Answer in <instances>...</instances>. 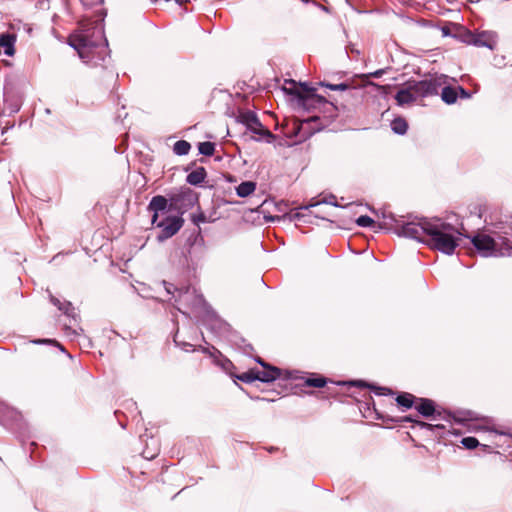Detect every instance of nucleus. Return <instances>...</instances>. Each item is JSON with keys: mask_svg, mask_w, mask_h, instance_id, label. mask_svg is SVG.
<instances>
[{"mask_svg": "<svg viewBox=\"0 0 512 512\" xmlns=\"http://www.w3.org/2000/svg\"><path fill=\"white\" fill-rule=\"evenodd\" d=\"M374 234H390L399 238H408L431 246L446 254L452 255L455 248L461 244L462 232L457 231L458 236L451 233V226H367Z\"/></svg>", "mask_w": 512, "mask_h": 512, "instance_id": "1", "label": "nucleus"}, {"mask_svg": "<svg viewBox=\"0 0 512 512\" xmlns=\"http://www.w3.org/2000/svg\"><path fill=\"white\" fill-rule=\"evenodd\" d=\"M70 45L85 63L92 66L102 65L109 56L108 41L102 25L95 26L92 32L86 31L77 36Z\"/></svg>", "mask_w": 512, "mask_h": 512, "instance_id": "2", "label": "nucleus"}, {"mask_svg": "<svg viewBox=\"0 0 512 512\" xmlns=\"http://www.w3.org/2000/svg\"><path fill=\"white\" fill-rule=\"evenodd\" d=\"M169 201L172 203V210L174 211L173 222L167 224H184V215L191 211L189 220L192 224H199L206 222V215L199 206L198 194L187 186H182L168 192Z\"/></svg>", "mask_w": 512, "mask_h": 512, "instance_id": "3", "label": "nucleus"}, {"mask_svg": "<svg viewBox=\"0 0 512 512\" xmlns=\"http://www.w3.org/2000/svg\"><path fill=\"white\" fill-rule=\"evenodd\" d=\"M168 193L166 195L153 196L147 206L151 215L150 224H166L173 222L174 211L172 210V203L168 200Z\"/></svg>", "mask_w": 512, "mask_h": 512, "instance_id": "4", "label": "nucleus"}, {"mask_svg": "<svg viewBox=\"0 0 512 512\" xmlns=\"http://www.w3.org/2000/svg\"><path fill=\"white\" fill-rule=\"evenodd\" d=\"M237 121L243 124L251 133L259 135L260 138L256 139L257 141L263 139L266 143L270 144L276 138L272 132L262 125L254 111L247 110L240 112Z\"/></svg>", "mask_w": 512, "mask_h": 512, "instance_id": "5", "label": "nucleus"}, {"mask_svg": "<svg viewBox=\"0 0 512 512\" xmlns=\"http://www.w3.org/2000/svg\"><path fill=\"white\" fill-rule=\"evenodd\" d=\"M410 86L413 88L414 94L418 98H425L433 95H437L439 89L447 83V76L444 74L435 75L434 77L423 79V80H411L408 81Z\"/></svg>", "mask_w": 512, "mask_h": 512, "instance_id": "6", "label": "nucleus"}, {"mask_svg": "<svg viewBox=\"0 0 512 512\" xmlns=\"http://www.w3.org/2000/svg\"><path fill=\"white\" fill-rule=\"evenodd\" d=\"M321 202H317L315 204H311L309 206L300 207L296 210H291L288 213H284L282 215H269L264 216L265 220L271 222H280V221H302L304 224H314L313 219L319 218L318 214L311 210V208L317 207Z\"/></svg>", "mask_w": 512, "mask_h": 512, "instance_id": "7", "label": "nucleus"}, {"mask_svg": "<svg viewBox=\"0 0 512 512\" xmlns=\"http://www.w3.org/2000/svg\"><path fill=\"white\" fill-rule=\"evenodd\" d=\"M174 290L178 293V298L175 299V301L179 302V304L191 309H201L206 307L203 295L197 293L194 288H174Z\"/></svg>", "mask_w": 512, "mask_h": 512, "instance_id": "8", "label": "nucleus"}, {"mask_svg": "<svg viewBox=\"0 0 512 512\" xmlns=\"http://www.w3.org/2000/svg\"><path fill=\"white\" fill-rule=\"evenodd\" d=\"M284 91L290 95L295 96L299 105H301L305 110L314 109L316 107H319L321 105L328 103L326 98L322 95H319V94L303 95V93L300 92L295 87L292 89H289V90L284 88Z\"/></svg>", "mask_w": 512, "mask_h": 512, "instance_id": "9", "label": "nucleus"}, {"mask_svg": "<svg viewBox=\"0 0 512 512\" xmlns=\"http://www.w3.org/2000/svg\"><path fill=\"white\" fill-rule=\"evenodd\" d=\"M471 243L477 251L484 257L497 256V244L489 235L477 234L470 238Z\"/></svg>", "mask_w": 512, "mask_h": 512, "instance_id": "10", "label": "nucleus"}, {"mask_svg": "<svg viewBox=\"0 0 512 512\" xmlns=\"http://www.w3.org/2000/svg\"><path fill=\"white\" fill-rule=\"evenodd\" d=\"M378 217H382L383 219H389L394 224H416L415 221H418L417 224H431L426 221V218H419L418 216H414L413 214H408L407 216H401V219H397L396 216L386 208H381L376 212Z\"/></svg>", "mask_w": 512, "mask_h": 512, "instance_id": "11", "label": "nucleus"}, {"mask_svg": "<svg viewBox=\"0 0 512 512\" xmlns=\"http://www.w3.org/2000/svg\"><path fill=\"white\" fill-rule=\"evenodd\" d=\"M476 47H485L490 50L496 49L498 35L494 31H482L475 33Z\"/></svg>", "mask_w": 512, "mask_h": 512, "instance_id": "12", "label": "nucleus"}, {"mask_svg": "<svg viewBox=\"0 0 512 512\" xmlns=\"http://www.w3.org/2000/svg\"><path fill=\"white\" fill-rule=\"evenodd\" d=\"M200 227L201 226H193L184 232V234L187 235L186 246L189 247V253H191V249H195L196 247L202 248L204 245Z\"/></svg>", "mask_w": 512, "mask_h": 512, "instance_id": "13", "label": "nucleus"}, {"mask_svg": "<svg viewBox=\"0 0 512 512\" xmlns=\"http://www.w3.org/2000/svg\"><path fill=\"white\" fill-rule=\"evenodd\" d=\"M17 36L15 33H0V47L4 49L6 56L12 57L15 54V43Z\"/></svg>", "mask_w": 512, "mask_h": 512, "instance_id": "14", "label": "nucleus"}, {"mask_svg": "<svg viewBox=\"0 0 512 512\" xmlns=\"http://www.w3.org/2000/svg\"><path fill=\"white\" fill-rule=\"evenodd\" d=\"M395 100L399 106H404L406 104H410L417 100L416 95L414 94L413 88L407 82L406 87L399 89L395 95Z\"/></svg>", "mask_w": 512, "mask_h": 512, "instance_id": "15", "label": "nucleus"}, {"mask_svg": "<svg viewBox=\"0 0 512 512\" xmlns=\"http://www.w3.org/2000/svg\"><path fill=\"white\" fill-rule=\"evenodd\" d=\"M207 172L203 166L197 167L186 177V182L192 186H200L206 179Z\"/></svg>", "mask_w": 512, "mask_h": 512, "instance_id": "16", "label": "nucleus"}, {"mask_svg": "<svg viewBox=\"0 0 512 512\" xmlns=\"http://www.w3.org/2000/svg\"><path fill=\"white\" fill-rule=\"evenodd\" d=\"M258 381L261 382H272L281 376V370L274 366H268L263 371L257 372Z\"/></svg>", "mask_w": 512, "mask_h": 512, "instance_id": "17", "label": "nucleus"}, {"mask_svg": "<svg viewBox=\"0 0 512 512\" xmlns=\"http://www.w3.org/2000/svg\"><path fill=\"white\" fill-rule=\"evenodd\" d=\"M4 105H5V111H7L9 115H13L21 109L22 100L20 97L18 98V97L10 96L5 90L4 91Z\"/></svg>", "mask_w": 512, "mask_h": 512, "instance_id": "18", "label": "nucleus"}, {"mask_svg": "<svg viewBox=\"0 0 512 512\" xmlns=\"http://www.w3.org/2000/svg\"><path fill=\"white\" fill-rule=\"evenodd\" d=\"M50 301L53 305H55L60 311H63L65 315L68 317H71L75 319L76 313L75 308L73 307L72 303L69 301L61 302L58 298H56L53 295H50Z\"/></svg>", "mask_w": 512, "mask_h": 512, "instance_id": "19", "label": "nucleus"}, {"mask_svg": "<svg viewBox=\"0 0 512 512\" xmlns=\"http://www.w3.org/2000/svg\"><path fill=\"white\" fill-rule=\"evenodd\" d=\"M441 99L448 105L454 104L458 99L457 87L444 84L441 90Z\"/></svg>", "mask_w": 512, "mask_h": 512, "instance_id": "20", "label": "nucleus"}, {"mask_svg": "<svg viewBox=\"0 0 512 512\" xmlns=\"http://www.w3.org/2000/svg\"><path fill=\"white\" fill-rule=\"evenodd\" d=\"M419 405L416 406L417 411L424 417H430L435 412L434 402L428 398H419Z\"/></svg>", "mask_w": 512, "mask_h": 512, "instance_id": "21", "label": "nucleus"}, {"mask_svg": "<svg viewBox=\"0 0 512 512\" xmlns=\"http://www.w3.org/2000/svg\"><path fill=\"white\" fill-rule=\"evenodd\" d=\"M392 422H413L414 427H419L420 429L433 430L434 428H442L441 425H432L420 420H414L411 416H405L398 419L390 418Z\"/></svg>", "mask_w": 512, "mask_h": 512, "instance_id": "22", "label": "nucleus"}, {"mask_svg": "<svg viewBox=\"0 0 512 512\" xmlns=\"http://www.w3.org/2000/svg\"><path fill=\"white\" fill-rule=\"evenodd\" d=\"M256 189V183L253 181H243L236 187V194L241 198L248 197Z\"/></svg>", "mask_w": 512, "mask_h": 512, "instance_id": "23", "label": "nucleus"}, {"mask_svg": "<svg viewBox=\"0 0 512 512\" xmlns=\"http://www.w3.org/2000/svg\"><path fill=\"white\" fill-rule=\"evenodd\" d=\"M391 130L397 135H404L408 130V123L402 117H396L391 121Z\"/></svg>", "mask_w": 512, "mask_h": 512, "instance_id": "24", "label": "nucleus"}, {"mask_svg": "<svg viewBox=\"0 0 512 512\" xmlns=\"http://www.w3.org/2000/svg\"><path fill=\"white\" fill-rule=\"evenodd\" d=\"M182 226H163V229L160 231V233L156 236L158 242H163L166 239L174 236L178 233Z\"/></svg>", "mask_w": 512, "mask_h": 512, "instance_id": "25", "label": "nucleus"}, {"mask_svg": "<svg viewBox=\"0 0 512 512\" xmlns=\"http://www.w3.org/2000/svg\"><path fill=\"white\" fill-rule=\"evenodd\" d=\"M415 399V396L412 394L404 392L397 396L396 402L399 406L410 409L413 406Z\"/></svg>", "mask_w": 512, "mask_h": 512, "instance_id": "26", "label": "nucleus"}, {"mask_svg": "<svg viewBox=\"0 0 512 512\" xmlns=\"http://www.w3.org/2000/svg\"><path fill=\"white\" fill-rule=\"evenodd\" d=\"M433 219L436 222H438V224H443V225L453 224V223L460 224L459 221L461 220L460 216L454 212H445V216L434 217Z\"/></svg>", "mask_w": 512, "mask_h": 512, "instance_id": "27", "label": "nucleus"}, {"mask_svg": "<svg viewBox=\"0 0 512 512\" xmlns=\"http://www.w3.org/2000/svg\"><path fill=\"white\" fill-rule=\"evenodd\" d=\"M191 145L186 140H178L173 146V152L178 156H184L189 153Z\"/></svg>", "mask_w": 512, "mask_h": 512, "instance_id": "28", "label": "nucleus"}, {"mask_svg": "<svg viewBox=\"0 0 512 512\" xmlns=\"http://www.w3.org/2000/svg\"><path fill=\"white\" fill-rule=\"evenodd\" d=\"M198 150L203 156H212L215 152V144L210 141L200 142L198 144Z\"/></svg>", "mask_w": 512, "mask_h": 512, "instance_id": "29", "label": "nucleus"}, {"mask_svg": "<svg viewBox=\"0 0 512 512\" xmlns=\"http://www.w3.org/2000/svg\"><path fill=\"white\" fill-rule=\"evenodd\" d=\"M319 85L322 87H326L332 91H346L351 88V86L346 82H342L339 84H331L329 82L322 81L319 83Z\"/></svg>", "mask_w": 512, "mask_h": 512, "instance_id": "30", "label": "nucleus"}, {"mask_svg": "<svg viewBox=\"0 0 512 512\" xmlns=\"http://www.w3.org/2000/svg\"><path fill=\"white\" fill-rule=\"evenodd\" d=\"M459 39L461 40V42L467 45L476 46L475 32L465 30L464 32L459 34Z\"/></svg>", "mask_w": 512, "mask_h": 512, "instance_id": "31", "label": "nucleus"}, {"mask_svg": "<svg viewBox=\"0 0 512 512\" xmlns=\"http://www.w3.org/2000/svg\"><path fill=\"white\" fill-rule=\"evenodd\" d=\"M305 384L310 387H317L321 388L325 386L326 384V378L324 377H314V378H307L305 381Z\"/></svg>", "mask_w": 512, "mask_h": 512, "instance_id": "32", "label": "nucleus"}, {"mask_svg": "<svg viewBox=\"0 0 512 512\" xmlns=\"http://www.w3.org/2000/svg\"><path fill=\"white\" fill-rule=\"evenodd\" d=\"M237 378L244 383H252L255 380H258L257 372L255 373L253 371L242 373L237 376Z\"/></svg>", "mask_w": 512, "mask_h": 512, "instance_id": "33", "label": "nucleus"}, {"mask_svg": "<svg viewBox=\"0 0 512 512\" xmlns=\"http://www.w3.org/2000/svg\"><path fill=\"white\" fill-rule=\"evenodd\" d=\"M461 443L467 449H474L479 445V442L475 437H465L461 440Z\"/></svg>", "mask_w": 512, "mask_h": 512, "instance_id": "34", "label": "nucleus"}, {"mask_svg": "<svg viewBox=\"0 0 512 512\" xmlns=\"http://www.w3.org/2000/svg\"><path fill=\"white\" fill-rule=\"evenodd\" d=\"M300 92L303 93V95H311V94H317L316 88L309 86L308 83H300V88H297Z\"/></svg>", "mask_w": 512, "mask_h": 512, "instance_id": "35", "label": "nucleus"}, {"mask_svg": "<svg viewBox=\"0 0 512 512\" xmlns=\"http://www.w3.org/2000/svg\"><path fill=\"white\" fill-rule=\"evenodd\" d=\"M487 207L486 205H475L473 210H471V214L477 215L479 220H482L484 214L486 213Z\"/></svg>", "mask_w": 512, "mask_h": 512, "instance_id": "36", "label": "nucleus"}, {"mask_svg": "<svg viewBox=\"0 0 512 512\" xmlns=\"http://www.w3.org/2000/svg\"><path fill=\"white\" fill-rule=\"evenodd\" d=\"M355 224H378V223L368 215H361L355 220Z\"/></svg>", "mask_w": 512, "mask_h": 512, "instance_id": "37", "label": "nucleus"}, {"mask_svg": "<svg viewBox=\"0 0 512 512\" xmlns=\"http://www.w3.org/2000/svg\"><path fill=\"white\" fill-rule=\"evenodd\" d=\"M387 69H388V68L378 69V70H376V71H374V72L367 73V74H365V75H363V76H364L365 78H370V77H372V78H380V77H382V76L385 74V72H386V70H387Z\"/></svg>", "mask_w": 512, "mask_h": 512, "instance_id": "38", "label": "nucleus"}, {"mask_svg": "<svg viewBox=\"0 0 512 512\" xmlns=\"http://www.w3.org/2000/svg\"><path fill=\"white\" fill-rule=\"evenodd\" d=\"M373 390H375L377 395H390L392 394V390L387 387H373L371 386Z\"/></svg>", "mask_w": 512, "mask_h": 512, "instance_id": "39", "label": "nucleus"}, {"mask_svg": "<svg viewBox=\"0 0 512 512\" xmlns=\"http://www.w3.org/2000/svg\"><path fill=\"white\" fill-rule=\"evenodd\" d=\"M456 87H457L458 97L463 98V99H468L471 97V93L469 91H467L465 88H463L460 85H458Z\"/></svg>", "mask_w": 512, "mask_h": 512, "instance_id": "40", "label": "nucleus"}, {"mask_svg": "<svg viewBox=\"0 0 512 512\" xmlns=\"http://www.w3.org/2000/svg\"><path fill=\"white\" fill-rule=\"evenodd\" d=\"M174 342L176 343L177 346L181 347L184 351H189L190 348L192 347V345L190 343H186V342L180 343V342H178L177 334L174 337Z\"/></svg>", "mask_w": 512, "mask_h": 512, "instance_id": "41", "label": "nucleus"}, {"mask_svg": "<svg viewBox=\"0 0 512 512\" xmlns=\"http://www.w3.org/2000/svg\"><path fill=\"white\" fill-rule=\"evenodd\" d=\"M336 197L334 195H330L328 198H326L323 202L326 204H331L334 206H338V204L335 202Z\"/></svg>", "mask_w": 512, "mask_h": 512, "instance_id": "42", "label": "nucleus"}, {"mask_svg": "<svg viewBox=\"0 0 512 512\" xmlns=\"http://www.w3.org/2000/svg\"><path fill=\"white\" fill-rule=\"evenodd\" d=\"M80 2L83 4V6L89 7L96 2H102V0H80Z\"/></svg>", "mask_w": 512, "mask_h": 512, "instance_id": "43", "label": "nucleus"}, {"mask_svg": "<svg viewBox=\"0 0 512 512\" xmlns=\"http://www.w3.org/2000/svg\"><path fill=\"white\" fill-rule=\"evenodd\" d=\"M483 221H484V224H494V223H493V219H492V217H490V218L488 219V218L485 216V217H484V219H483ZM497 224H503V223H502V222H498Z\"/></svg>", "mask_w": 512, "mask_h": 512, "instance_id": "44", "label": "nucleus"}, {"mask_svg": "<svg viewBox=\"0 0 512 512\" xmlns=\"http://www.w3.org/2000/svg\"><path fill=\"white\" fill-rule=\"evenodd\" d=\"M256 362L259 363L261 366H263L264 368L268 367L269 365L266 364L261 358H257L256 359Z\"/></svg>", "mask_w": 512, "mask_h": 512, "instance_id": "45", "label": "nucleus"}, {"mask_svg": "<svg viewBox=\"0 0 512 512\" xmlns=\"http://www.w3.org/2000/svg\"><path fill=\"white\" fill-rule=\"evenodd\" d=\"M13 126H14V124H7V125L4 127V129H3L2 133H5L7 130H9V129L13 128Z\"/></svg>", "mask_w": 512, "mask_h": 512, "instance_id": "46", "label": "nucleus"}, {"mask_svg": "<svg viewBox=\"0 0 512 512\" xmlns=\"http://www.w3.org/2000/svg\"><path fill=\"white\" fill-rule=\"evenodd\" d=\"M172 288H174V286H173L172 284H168V285L166 286V291H167L168 293H172V291H171V289H172Z\"/></svg>", "mask_w": 512, "mask_h": 512, "instance_id": "47", "label": "nucleus"}, {"mask_svg": "<svg viewBox=\"0 0 512 512\" xmlns=\"http://www.w3.org/2000/svg\"><path fill=\"white\" fill-rule=\"evenodd\" d=\"M353 384H357V385H359V386H363V385H364V383H363V382H361V381L354 382Z\"/></svg>", "mask_w": 512, "mask_h": 512, "instance_id": "48", "label": "nucleus"}, {"mask_svg": "<svg viewBox=\"0 0 512 512\" xmlns=\"http://www.w3.org/2000/svg\"><path fill=\"white\" fill-rule=\"evenodd\" d=\"M157 0H152V2H156Z\"/></svg>", "mask_w": 512, "mask_h": 512, "instance_id": "49", "label": "nucleus"}]
</instances>
